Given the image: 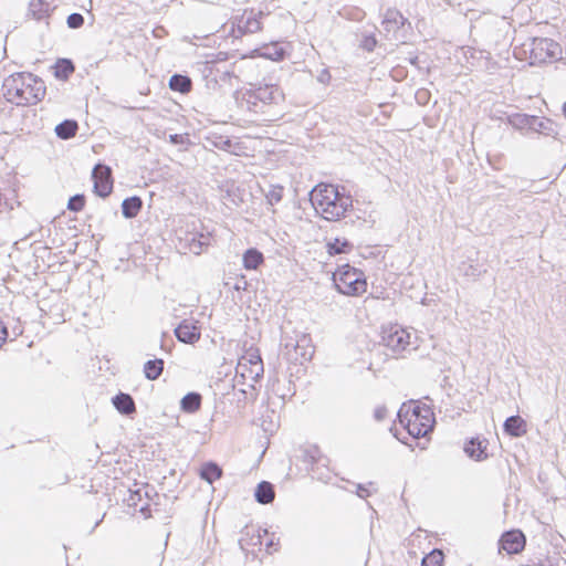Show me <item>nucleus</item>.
Returning <instances> with one entry per match:
<instances>
[{
	"mask_svg": "<svg viewBox=\"0 0 566 566\" xmlns=\"http://www.w3.org/2000/svg\"><path fill=\"white\" fill-rule=\"evenodd\" d=\"M310 200L317 213L327 221L345 218L353 208V199L345 187L319 182L310 192Z\"/></svg>",
	"mask_w": 566,
	"mask_h": 566,
	"instance_id": "1",
	"label": "nucleus"
},
{
	"mask_svg": "<svg viewBox=\"0 0 566 566\" xmlns=\"http://www.w3.org/2000/svg\"><path fill=\"white\" fill-rule=\"evenodd\" d=\"M4 98L18 106L34 105L45 95L44 82L29 72H19L4 78L2 84Z\"/></svg>",
	"mask_w": 566,
	"mask_h": 566,
	"instance_id": "2",
	"label": "nucleus"
},
{
	"mask_svg": "<svg viewBox=\"0 0 566 566\" xmlns=\"http://www.w3.org/2000/svg\"><path fill=\"white\" fill-rule=\"evenodd\" d=\"M400 423L407 432L413 438L424 437L429 433L434 424V415L432 409L427 406H415L411 411L402 415V410L398 411Z\"/></svg>",
	"mask_w": 566,
	"mask_h": 566,
	"instance_id": "3",
	"label": "nucleus"
},
{
	"mask_svg": "<svg viewBox=\"0 0 566 566\" xmlns=\"http://www.w3.org/2000/svg\"><path fill=\"white\" fill-rule=\"evenodd\" d=\"M523 52L528 53L531 65L552 63L562 59V46L549 38H533L528 43L523 44Z\"/></svg>",
	"mask_w": 566,
	"mask_h": 566,
	"instance_id": "4",
	"label": "nucleus"
},
{
	"mask_svg": "<svg viewBox=\"0 0 566 566\" xmlns=\"http://www.w3.org/2000/svg\"><path fill=\"white\" fill-rule=\"evenodd\" d=\"M334 284L339 293L353 296L360 295L367 289L364 273L348 264L334 274Z\"/></svg>",
	"mask_w": 566,
	"mask_h": 566,
	"instance_id": "5",
	"label": "nucleus"
},
{
	"mask_svg": "<svg viewBox=\"0 0 566 566\" xmlns=\"http://www.w3.org/2000/svg\"><path fill=\"white\" fill-rule=\"evenodd\" d=\"M380 344L394 354H400L410 345V333L398 324L382 326Z\"/></svg>",
	"mask_w": 566,
	"mask_h": 566,
	"instance_id": "6",
	"label": "nucleus"
},
{
	"mask_svg": "<svg viewBox=\"0 0 566 566\" xmlns=\"http://www.w3.org/2000/svg\"><path fill=\"white\" fill-rule=\"evenodd\" d=\"M261 10H244L240 17H235L233 21L232 32L235 36L256 33L262 29L261 20L266 17Z\"/></svg>",
	"mask_w": 566,
	"mask_h": 566,
	"instance_id": "7",
	"label": "nucleus"
},
{
	"mask_svg": "<svg viewBox=\"0 0 566 566\" xmlns=\"http://www.w3.org/2000/svg\"><path fill=\"white\" fill-rule=\"evenodd\" d=\"M283 98L281 90L276 85L259 86L247 94V104L249 109L258 113L259 104L262 106L277 103Z\"/></svg>",
	"mask_w": 566,
	"mask_h": 566,
	"instance_id": "8",
	"label": "nucleus"
},
{
	"mask_svg": "<svg viewBox=\"0 0 566 566\" xmlns=\"http://www.w3.org/2000/svg\"><path fill=\"white\" fill-rule=\"evenodd\" d=\"M263 363L258 353L249 354V358L243 356L238 364L234 377L235 386L244 384L245 378L258 381L263 374Z\"/></svg>",
	"mask_w": 566,
	"mask_h": 566,
	"instance_id": "9",
	"label": "nucleus"
},
{
	"mask_svg": "<svg viewBox=\"0 0 566 566\" xmlns=\"http://www.w3.org/2000/svg\"><path fill=\"white\" fill-rule=\"evenodd\" d=\"M178 239L182 249L199 255L206 248L210 245V234L203 233L197 230L195 223H192L191 231H184L180 229L177 231Z\"/></svg>",
	"mask_w": 566,
	"mask_h": 566,
	"instance_id": "10",
	"label": "nucleus"
},
{
	"mask_svg": "<svg viewBox=\"0 0 566 566\" xmlns=\"http://www.w3.org/2000/svg\"><path fill=\"white\" fill-rule=\"evenodd\" d=\"M94 193L101 198L108 197L113 191V175L109 166L97 164L92 170Z\"/></svg>",
	"mask_w": 566,
	"mask_h": 566,
	"instance_id": "11",
	"label": "nucleus"
},
{
	"mask_svg": "<svg viewBox=\"0 0 566 566\" xmlns=\"http://www.w3.org/2000/svg\"><path fill=\"white\" fill-rule=\"evenodd\" d=\"M500 549L505 551L509 555L520 554L526 544V537L520 530H511L504 532L499 541Z\"/></svg>",
	"mask_w": 566,
	"mask_h": 566,
	"instance_id": "12",
	"label": "nucleus"
},
{
	"mask_svg": "<svg viewBox=\"0 0 566 566\" xmlns=\"http://www.w3.org/2000/svg\"><path fill=\"white\" fill-rule=\"evenodd\" d=\"M175 336L184 344H195L200 339L201 331L198 321L184 319L175 328Z\"/></svg>",
	"mask_w": 566,
	"mask_h": 566,
	"instance_id": "13",
	"label": "nucleus"
},
{
	"mask_svg": "<svg viewBox=\"0 0 566 566\" xmlns=\"http://www.w3.org/2000/svg\"><path fill=\"white\" fill-rule=\"evenodd\" d=\"M298 458L306 464L307 471H315V467H326L328 459L324 457L317 446L308 444L300 449Z\"/></svg>",
	"mask_w": 566,
	"mask_h": 566,
	"instance_id": "14",
	"label": "nucleus"
},
{
	"mask_svg": "<svg viewBox=\"0 0 566 566\" xmlns=\"http://www.w3.org/2000/svg\"><path fill=\"white\" fill-rule=\"evenodd\" d=\"M115 409L123 416H132L136 412V405L133 397L126 392H118L112 398Z\"/></svg>",
	"mask_w": 566,
	"mask_h": 566,
	"instance_id": "15",
	"label": "nucleus"
},
{
	"mask_svg": "<svg viewBox=\"0 0 566 566\" xmlns=\"http://www.w3.org/2000/svg\"><path fill=\"white\" fill-rule=\"evenodd\" d=\"M531 130L552 137H556L558 135L557 125L554 120L546 117L541 118L535 115L533 117Z\"/></svg>",
	"mask_w": 566,
	"mask_h": 566,
	"instance_id": "16",
	"label": "nucleus"
},
{
	"mask_svg": "<svg viewBox=\"0 0 566 566\" xmlns=\"http://www.w3.org/2000/svg\"><path fill=\"white\" fill-rule=\"evenodd\" d=\"M406 22H407V19L402 15V13L399 10L394 9V8L387 9V11L384 15V20H382V24H384L386 31H388V32L398 31L399 29H401L405 25Z\"/></svg>",
	"mask_w": 566,
	"mask_h": 566,
	"instance_id": "17",
	"label": "nucleus"
},
{
	"mask_svg": "<svg viewBox=\"0 0 566 566\" xmlns=\"http://www.w3.org/2000/svg\"><path fill=\"white\" fill-rule=\"evenodd\" d=\"M526 421L520 416H511L506 418L503 424L504 432L511 437H522L527 431Z\"/></svg>",
	"mask_w": 566,
	"mask_h": 566,
	"instance_id": "18",
	"label": "nucleus"
},
{
	"mask_svg": "<svg viewBox=\"0 0 566 566\" xmlns=\"http://www.w3.org/2000/svg\"><path fill=\"white\" fill-rule=\"evenodd\" d=\"M143 208V200L138 196L125 198L122 202V214L126 219H134Z\"/></svg>",
	"mask_w": 566,
	"mask_h": 566,
	"instance_id": "19",
	"label": "nucleus"
},
{
	"mask_svg": "<svg viewBox=\"0 0 566 566\" xmlns=\"http://www.w3.org/2000/svg\"><path fill=\"white\" fill-rule=\"evenodd\" d=\"M275 496L274 486L268 481H262L256 485L254 497L260 504H270Z\"/></svg>",
	"mask_w": 566,
	"mask_h": 566,
	"instance_id": "20",
	"label": "nucleus"
},
{
	"mask_svg": "<svg viewBox=\"0 0 566 566\" xmlns=\"http://www.w3.org/2000/svg\"><path fill=\"white\" fill-rule=\"evenodd\" d=\"M485 449L486 446L483 444V442L480 441L478 438H472L464 446V452L467 453V455L476 461H482L488 458Z\"/></svg>",
	"mask_w": 566,
	"mask_h": 566,
	"instance_id": "21",
	"label": "nucleus"
},
{
	"mask_svg": "<svg viewBox=\"0 0 566 566\" xmlns=\"http://www.w3.org/2000/svg\"><path fill=\"white\" fill-rule=\"evenodd\" d=\"M534 115L524 114V113H514L510 114L506 117V122L509 125H511L513 128L517 130H531L532 122H533Z\"/></svg>",
	"mask_w": 566,
	"mask_h": 566,
	"instance_id": "22",
	"label": "nucleus"
},
{
	"mask_svg": "<svg viewBox=\"0 0 566 566\" xmlns=\"http://www.w3.org/2000/svg\"><path fill=\"white\" fill-rule=\"evenodd\" d=\"M242 261L245 270H256L264 262V256L258 249L250 248L243 253Z\"/></svg>",
	"mask_w": 566,
	"mask_h": 566,
	"instance_id": "23",
	"label": "nucleus"
},
{
	"mask_svg": "<svg viewBox=\"0 0 566 566\" xmlns=\"http://www.w3.org/2000/svg\"><path fill=\"white\" fill-rule=\"evenodd\" d=\"M201 401L202 397L199 392H188L180 400V409L185 412L193 413L200 409Z\"/></svg>",
	"mask_w": 566,
	"mask_h": 566,
	"instance_id": "24",
	"label": "nucleus"
},
{
	"mask_svg": "<svg viewBox=\"0 0 566 566\" xmlns=\"http://www.w3.org/2000/svg\"><path fill=\"white\" fill-rule=\"evenodd\" d=\"M169 88L174 92L187 94L192 88L191 78L182 74H174L169 80Z\"/></svg>",
	"mask_w": 566,
	"mask_h": 566,
	"instance_id": "25",
	"label": "nucleus"
},
{
	"mask_svg": "<svg viewBox=\"0 0 566 566\" xmlns=\"http://www.w3.org/2000/svg\"><path fill=\"white\" fill-rule=\"evenodd\" d=\"M55 134L61 139H70L74 137L78 130L77 122L74 119H65L55 126Z\"/></svg>",
	"mask_w": 566,
	"mask_h": 566,
	"instance_id": "26",
	"label": "nucleus"
},
{
	"mask_svg": "<svg viewBox=\"0 0 566 566\" xmlns=\"http://www.w3.org/2000/svg\"><path fill=\"white\" fill-rule=\"evenodd\" d=\"M353 249V244L346 239L335 238L326 243V250L329 255L348 253Z\"/></svg>",
	"mask_w": 566,
	"mask_h": 566,
	"instance_id": "27",
	"label": "nucleus"
},
{
	"mask_svg": "<svg viewBox=\"0 0 566 566\" xmlns=\"http://www.w3.org/2000/svg\"><path fill=\"white\" fill-rule=\"evenodd\" d=\"M164 370V360L160 358H155L147 360L144 365L145 377L148 380H156L160 377Z\"/></svg>",
	"mask_w": 566,
	"mask_h": 566,
	"instance_id": "28",
	"label": "nucleus"
},
{
	"mask_svg": "<svg viewBox=\"0 0 566 566\" xmlns=\"http://www.w3.org/2000/svg\"><path fill=\"white\" fill-rule=\"evenodd\" d=\"M222 475L221 468L214 462H207L201 467L200 478L208 483L212 484Z\"/></svg>",
	"mask_w": 566,
	"mask_h": 566,
	"instance_id": "29",
	"label": "nucleus"
},
{
	"mask_svg": "<svg viewBox=\"0 0 566 566\" xmlns=\"http://www.w3.org/2000/svg\"><path fill=\"white\" fill-rule=\"evenodd\" d=\"M75 66L70 59H59L54 65V75L59 80H67L74 72Z\"/></svg>",
	"mask_w": 566,
	"mask_h": 566,
	"instance_id": "30",
	"label": "nucleus"
},
{
	"mask_svg": "<svg viewBox=\"0 0 566 566\" xmlns=\"http://www.w3.org/2000/svg\"><path fill=\"white\" fill-rule=\"evenodd\" d=\"M29 10L35 19L42 20L49 15L51 4L43 0H31Z\"/></svg>",
	"mask_w": 566,
	"mask_h": 566,
	"instance_id": "31",
	"label": "nucleus"
},
{
	"mask_svg": "<svg viewBox=\"0 0 566 566\" xmlns=\"http://www.w3.org/2000/svg\"><path fill=\"white\" fill-rule=\"evenodd\" d=\"M294 350L296 354L295 358L300 356L303 360H310L314 354V349L308 345V339L306 337H303L295 344Z\"/></svg>",
	"mask_w": 566,
	"mask_h": 566,
	"instance_id": "32",
	"label": "nucleus"
},
{
	"mask_svg": "<svg viewBox=\"0 0 566 566\" xmlns=\"http://www.w3.org/2000/svg\"><path fill=\"white\" fill-rule=\"evenodd\" d=\"M284 188L281 185H271L269 190L265 192L266 202L274 206L283 199Z\"/></svg>",
	"mask_w": 566,
	"mask_h": 566,
	"instance_id": "33",
	"label": "nucleus"
},
{
	"mask_svg": "<svg viewBox=\"0 0 566 566\" xmlns=\"http://www.w3.org/2000/svg\"><path fill=\"white\" fill-rule=\"evenodd\" d=\"M443 557L442 551L434 548L422 558L421 566H442Z\"/></svg>",
	"mask_w": 566,
	"mask_h": 566,
	"instance_id": "34",
	"label": "nucleus"
},
{
	"mask_svg": "<svg viewBox=\"0 0 566 566\" xmlns=\"http://www.w3.org/2000/svg\"><path fill=\"white\" fill-rule=\"evenodd\" d=\"M85 206V196L76 193L69 199L67 209L72 212H80Z\"/></svg>",
	"mask_w": 566,
	"mask_h": 566,
	"instance_id": "35",
	"label": "nucleus"
},
{
	"mask_svg": "<svg viewBox=\"0 0 566 566\" xmlns=\"http://www.w3.org/2000/svg\"><path fill=\"white\" fill-rule=\"evenodd\" d=\"M262 55L266 59H271L273 61H280L284 59L285 51L282 48H277L273 45L271 48H266Z\"/></svg>",
	"mask_w": 566,
	"mask_h": 566,
	"instance_id": "36",
	"label": "nucleus"
},
{
	"mask_svg": "<svg viewBox=\"0 0 566 566\" xmlns=\"http://www.w3.org/2000/svg\"><path fill=\"white\" fill-rule=\"evenodd\" d=\"M213 146L218 149L226 150V151H232V140L228 137L223 136H217L214 137V140L212 142Z\"/></svg>",
	"mask_w": 566,
	"mask_h": 566,
	"instance_id": "37",
	"label": "nucleus"
},
{
	"mask_svg": "<svg viewBox=\"0 0 566 566\" xmlns=\"http://www.w3.org/2000/svg\"><path fill=\"white\" fill-rule=\"evenodd\" d=\"M375 483L374 482H369L368 484H356V494L358 497L360 499H367L368 496H370L373 493L377 492V489L375 490H370L368 486H374Z\"/></svg>",
	"mask_w": 566,
	"mask_h": 566,
	"instance_id": "38",
	"label": "nucleus"
},
{
	"mask_svg": "<svg viewBox=\"0 0 566 566\" xmlns=\"http://www.w3.org/2000/svg\"><path fill=\"white\" fill-rule=\"evenodd\" d=\"M70 29H78L84 24V17L81 13H71L66 19Z\"/></svg>",
	"mask_w": 566,
	"mask_h": 566,
	"instance_id": "39",
	"label": "nucleus"
},
{
	"mask_svg": "<svg viewBox=\"0 0 566 566\" xmlns=\"http://www.w3.org/2000/svg\"><path fill=\"white\" fill-rule=\"evenodd\" d=\"M377 45V40L374 34H365L360 41V48L367 52H373Z\"/></svg>",
	"mask_w": 566,
	"mask_h": 566,
	"instance_id": "40",
	"label": "nucleus"
},
{
	"mask_svg": "<svg viewBox=\"0 0 566 566\" xmlns=\"http://www.w3.org/2000/svg\"><path fill=\"white\" fill-rule=\"evenodd\" d=\"M142 490L130 491L129 497L127 499V503L129 506H137L138 502L142 501Z\"/></svg>",
	"mask_w": 566,
	"mask_h": 566,
	"instance_id": "41",
	"label": "nucleus"
},
{
	"mask_svg": "<svg viewBox=\"0 0 566 566\" xmlns=\"http://www.w3.org/2000/svg\"><path fill=\"white\" fill-rule=\"evenodd\" d=\"M387 417V408L385 406H378L374 411V418L376 421H382Z\"/></svg>",
	"mask_w": 566,
	"mask_h": 566,
	"instance_id": "42",
	"label": "nucleus"
},
{
	"mask_svg": "<svg viewBox=\"0 0 566 566\" xmlns=\"http://www.w3.org/2000/svg\"><path fill=\"white\" fill-rule=\"evenodd\" d=\"M332 76L329 74V71L327 69H323L319 74L317 75V81L322 84H328Z\"/></svg>",
	"mask_w": 566,
	"mask_h": 566,
	"instance_id": "43",
	"label": "nucleus"
},
{
	"mask_svg": "<svg viewBox=\"0 0 566 566\" xmlns=\"http://www.w3.org/2000/svg\"><path fill=\"white\" fill-rule=\"evenodd\" d=\"M169 140L174 145H179V144H182L185 142V137L182 135H180V134H171L169 136Z\"/></svg>",
	"mask_w": 566,
	"mask_h": 566,
	"instance_id": "44",
	"label": "nucleus"
},
{
	"mask_svg": "<svg viewBox=\"0 0 566 566\" xmlns=\"http://www.w3.org/2000/svg\"><path fill=\"white\" fill-rule=\"evenodd\" d=\"M229 76H231V73L229 71H226V72L222 73V77L221 78L224 80L226 77H229Z\"/></svg>",
	"mask_w": 566,
	"mask_h": 566,
	"instance_id": "45",
	"label": "nucleus"
},
{
	"mask_svg": "<svg viewBox=\"0 0 566 566\" xmlns=\"http://www.w3.org/2000/svg\"><path fill=\"white\" fill-rule=\"evenodd\" d=\"M563 115L566 117V102L563 104Z\"/></svg>",
	"mask_w": 566,
	"mask_h": 566,
	"instance_id": "46",
	"label": "nucleus"
},
{
	"mask_svg": "<svg viewBox=\"0 0 566 566\" xmlns=\"http://www.w3.org/2000/svg\"><path fill=\"white\" fill-rule=\"evenodd\" d=\"M240 392H242V394L247 395V394H248V390H247V388H242V389H240Z\"/></svg>",
	"mask_w": 566,
	"mask_h": 566,
	"instance_id": "47",
	"label": "nucleus"
},
{
	"mask_svg": "<svg viewBox=\"0 0 566 566\" xmlns=\"http://www.w3.org/2000/svg\"><path fill=\"white\" fill-rule=\"evenodd\" d=\"M468 52H471V57H474V50L473 49H469Z\"/></svg>",
	"mask_w": 566,
	"mask_h": 566,
	"instance_id": "48",
	"label": "nucleus"
},
{
	"mask_svg": "<svg viewBox=\"0 0 566 566\" xmlns=\"http://www.w3.org/2000/svg\"><path fill=\"white\" fill-rule=\"evenodd\" d=\"M270 546H273V541H270L268 544H266V547L269 548Z\"/></svg>",
	"mask_w": 566,
	"mask_h": 566,
	"instance_id": "49",
	"label": "nucleus"
},
{
	"mask_svg": "<svg viewBox=\"0 0 566 566\" xmlns=\"http://www.w3.org/2000/svg\"><path fill=\"white\" fill-rule=\"evenodd\" d=\"M422 95L424 96V95H426V92L418 93V95H417V96L419 97V96H422Z\"/></svg>",
	"mask_w": 566,
	"mask_h": 566,
	"instance_id": "50",
	"label": "nucleus"
},
{
	"mask_svg": "<svg viewBox=\"0 0 566 566\" xmlns=\"http://www.w3.org/2000/svg\"><path fill=\"white\" fill-rule=\"evenodd\" d=\"M417 61V57H415L413 60H411V63L415 64Z\"/></svg>",
	"mask_w": 566,
	"mask_h": 566,
	"instance_id": "51",
	"label": "nucleus"
}]
</instances>
